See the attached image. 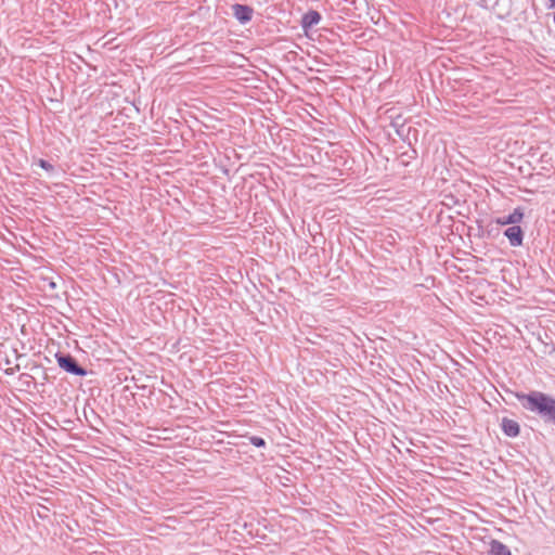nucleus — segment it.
<instances>
[{"label": "nucleus", "mask_w": 555, "mask_h": 555, "mask_svg": "<svg viewBox=\"0 0 555 555\" xmlns=\"http://www.w3.org/2000/svg\"><path fill=\"white\" fill-rule=\"evenodd\" d=\"M516 397L526 410L538 414L545 423L555 424V399L553 397L541 391L517 393Z\"/></svg>", "instance_id": "f257e3e1"}, {"label": "nucleus", "mask_w": 555, "mask_h": 555, "mask_svg": "<svg viewBox=\"0 0 555 555\" xmlns=\"http://www.w3.org/2000/svg\"><path fill=\"white\" fill-rule=\"evenodd\" d=\"M57 363L60 367L65 370L68 373L83 376L87 374L86 370L79 366L76 362V360L70 356H61L57 358Z\"/></svg>", "instance_id": "f03ea898"}, {"label": "nucleus", "mask_w": 555, "mask_h": 555, "mask_svg": "<svg viewBox=\"0 0 555 555\" xmlns=\"http://www.w3.org/2000/svg\"><path fill=\"white\" fill-rule=\"evenodd\" d=\"M512 246H520L522 244V230L519 225H512L504 232Z\"/></svg>", "instance_id": "7ed1b4c3"}, {"label": "nucleus", "mask_w": 555, "mask_h": 555, "mask_svg": "<svg viewBox=\"0 0 555 555\" xmlns=\"http://www.w3.org/2000/svg\"><path fill=\"white\" fill-rule=\"evenodd\" d=\"M234 16L241 22V23H247L251 20L253 16V9L243 5V4H234L232 7Z\"/></svg>", "instance_id": "20e7f679"}, {"label": "nucleus", "mask_w": 555, "mask_h": 555, "mask_svg": "<svg viewBox=\"0 0 555 555\" xmlns=\"http://www.w3.org/2000/svg\"><path fill=\"white\" fill-rule=\"evenodd\" d=\"M503 433L508 437H516L519 434V425L516 421L504 417L501 424Z\"/></svg>", "instance_id": "39448f33"}, {"label": "nucleus", "mask_w": 555, "mask_h": 555, "mask_svg": "<svg viewBox=\"0 0 555 555\" xmlns=\"http://www.w3.org/2000/svg\"><path fill=\"white\" fill-rule=\"evenodd\" d=\"M524 214L519 208H516L512 214L506 217H502L498 220V223L502 225L513 224L517 225L522 220Z\"/></svg>", "instance_id": "423d86ee"}, {"label": "nucleus", "mask_w": 555, "mask_h": 555, "mask_svg": "<svg viewBox=\"0 0 555 555\" xmlns=\"http://www.w3.org/2000/svg\"><path fill=\"white\" fill-rule=\"evenodd\" d=\"M491 555H511V552L506 545L502 542L493 540L490 544Z\"/></svg>", "instance_id": "0eeeda50"}, {"label": "nucleus", "mask_w": 555, "mask_h": 555, "mask_svg": "<svg viewBox=\"0 0 555 555\" xmlns=\"http://www.w3.org/2000/svg\"><path fill=\"white\" fill-rule=\"evenodd\" d=\"M320 20H321L320 14L315 11H312L305 15L304 23L307 26H312L314 24H318L320 22Z\"/></svg>", "instance_id": "6e6552de"}, {"label": "nucleus", "mask_w": 555, "mask_h": 555, "mask_svg": "<svg viewBox=\"0 0 555 555\" xmlns=\"http://www.w3.org/2000/svg\"><path fill=\"white\" fill-rule=\"evenodd\" d=\"M250 442L256 447H263L264 440L260 437L254 436L250 438Z\"/></svg>", "instance_id": "1a4fd4ad"}, {"label": "nucleus", "mask_w": 555, "mask_h": 555, "mask_svg": "<svg viewBox=\"0 0 555 555\" xmlns=\"http://www.w3.org/2000/svg\"><path fill=\"white\" fill-rule=\"evenodd\" d=\"M38 164H39V166L41 168H43V169H46L48 171L53 169V166L50 163H48L47 160H44V159H39Z\"/></svg>", "instance_id": "9d476101"}, {"label": "nucleus", "mask_w": 555, "mask_h": 555, "mask_svg": "<svg viewBox=\"0 0 555 555\" xmlns=\"http://www.w3.org/2000/svg\"><path fill=\"white\" fill-rule=\"evenodd\" d=\"M550 2H551V3H550V8H551V9L555 8V0H550Z\"/></svg>", "instance_id": "9b49d317"}]
</instances>
